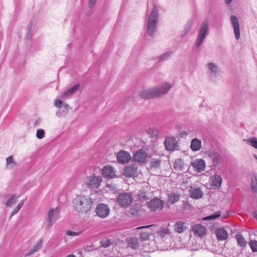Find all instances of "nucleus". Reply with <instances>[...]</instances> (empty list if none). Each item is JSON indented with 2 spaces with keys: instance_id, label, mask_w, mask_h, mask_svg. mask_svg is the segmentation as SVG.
Wrapping results in <instances>:
<instances>
[{
  "instance_id": "2eb2a0df",
  "label": "nucleus",
  "mask_w": 257,
  "mask_h": 257,
  "mask_svg": "<svg viewBox=\"0 0 257 257\" xmlns=\"http://www.w3.org/2000/svg\"><path fill=\"white\" fill-rule=\"evenodd\" d=\"M222 181V178L220 175H215L210 177L209 184L213 189H219L221 186Z\"/></svg>"
},
{
  "instance_id": "864d4df0",
  "label": "nucleus",
  "mask_w": 257,
  "mask_h": 257,
  "mask_svg": "<svg viewBox=\"0 0 257 257\" xmlns=\"http://www.w3.org/2000/svg\"><path fill=\"white\" fill-rule=\"evenodd\" d=\"M40 121H41V120H40V119H37V120L35 121V123H36V124H39V123L40 122Z\"/></svg>"
},
{
  "instance_id": "37998d69",
  "label": "nucleus",
  "mask_w": 257,
  "mask_h": 257,
  "mask_svg": "<svg viewBox=\"0 0 257 257\" xmlns=\"http://www.w3.org/2000/svg\"><path fill=\"white\" fill-rule=\"evenodd\" d=\"M208 68L209 70L213 73H215L217 71V66L212 63H210L208 64Z\"/></svg>"
},
{
  "instance_id": "de8ad7c7",
  "label": "nucleus",
  "mask_w": 257,
  "mask_h": 257,
  "mask_svg": "<svg viewBox=\"0 0 257 257\" xmlns=\"http://www.w3.org/2000/svg\"><path fill=\"white\" fill-rule=\"evenodd\" d=\"M154 225L152 224V225H147V226H140V227H138L137 228V229H143V228H149L151 226H154Z\"/></svg>"
},
{
  "instance_id": "4be33fe9",
  "label": "nucleus",
  "mask_w": 257,
  "mask_h": 257,
  "mask_svg": "<svg viewBox=\"0 0 257 257\" xmlns=\"http://www.w3.org/2000/svg\"><path fill=\"white\" fill-rule=\"evenodd\" d=\"M180 198V195L177 192H172L168 194L167 202L174 204L178 201Z\"/></svg>"
},
{
  "instance_id": "f03ea898",
  "label": "nucleus",
  "mask_w": 257,
  "mask_h": 257,
  "mask_svg": "<svg viewBox=\"0 0 257 257\" xmlns=\"http://www.w3.org/2000/svg\"><path fill=\"white\" fill-rule=\"evenodd\" d=\"M171 87V86L170 84L166 83L162 86L161 88L145 90L142 91L141 96L142 98L145 99L159 97L166 94Z\"/></svg>"
},
{
  "instance_id": "20e7f679",
  "label": "nucleus",
  "mask_w": 257,
  "mask_h": 257,
  "mask_svg": "<svg viewBox=\"0 0 257 257\" xmlns=\"http://www.w3.org/2000/svg\"><path fill=\"white\" fill-rule=\"evenodd\" d=\"M85 182L89 188L97 189L102 182V177L91 175L86 177Z\"/></svg>"
},
{
  "instance_id": "39448f33",
  "label": "nucleus",
  "mask_w": 257,
  "mask_h": 257,
  "mask_svg": "<svg viewBox=\"0 0 257 257\" xmlns=\"http://www.w3.org/2000/svg\"><path fill=\"white\" fill-rule=\"evenodd\" d=\"M208 24L209 21L208 20H205L203 22L199 32L198 40L196 43L197 47H199L203 41L208 30Z\"/></svg>"
},
{
  "instance_id": "393cba45",
  "label": "nucleus",
  "mask_w": 257,
  "mask_h": 257,
  "mask_svg": "<svg viewBox=\"0 0 257 257\" xmlns=\"http://www.w3.org/2000/svg\"><path fill=\"white\" fill-rule=\"evenodd\" d=\"M79 87V84H76L74 85L72 87L68 89L65 92H64L62 95L61 97L64 98L67 96H69L71 95L75 91H76Z\"/></svg>"
},
{
  "instance_id": "3c124183",
  "label": "nucleus",
  "mask_w": 257,
  "mask_h": 257,
  "mask_svg": "<svg viewBox=\"0 0 257 257\" xmlns=\"http://www.w3.org/2000/svg\"><path fill=\"white\" fill-rule=\"evenodd\" d=\"M87 248V250H88V251L93 250V249L92 248V246H88Z\"/></svg>"
},
{
  "instance_id": "72a5a7b5",
  "label": "nucleus",
  "mask_w": 257,
  "mask_h": 257,
  "mask_svg": "<svg viewBox=\"0 0 257 257\" xmlns=\"http://www.w3.org/2000/svg\"><path fill=\"white\" fill-rule=\"evenodd\" d=\"M244 141H245L247 144L250 145L253 148L257 149V138H256L253 137L251 139L244 140Z\"/></svg>"
},
{
  "instance_id": "2f4dec72",
  "label": "nucleus",
  "mask_w": 257,
  "mask_h": 257,
  "mask_svg": "<svg viewBox=\"0 0 257 257\" xmlns=\"http://www.w3.org/2000/svg\"><path fill=\"white\" fill-rule=\"evenodd\" d=\"M24 202H25V200L24 199L22 200L17 205L16 207H15L14 208V209L13 210V211L11 213V216L9 217V220H10L11 219V218L12 217V216L13 215H14L15 214H16L17 213H18L19 212V211L20 210V209L22 207L23 205H24Z\"/></svg>"
},
{
  "instance_id": "9d476101",
  "label": "nucleus",
  "mask_w": 257,
  "mask_h": 257,
  "mask_svg": "<svg viewBox=\"0 0 257 257\" xmlns=\"http://www.w3.org/2000/svg\"><path fill=\"white\" fill-rule=\"evenodd\" d=\"M59 211L58 208H51L48 213V225L52 226L59 218Z\"/></svg>"
},
{
  "instance_id": "c03bdc74",
  "label": "nucleus",
  "mask_w": 257,
  "mask_h": 257,
  "mask_svg": "<svg viewBox=\"0 0 257 257\" xmlns=\"http://www.w3.org/2000/svg\"><path fill=\"white\" fill-rule=\"evenodd\" d=\"M81 232H75L71 230H67L66 231V234L69 236H77L80 234Z\"/></svg>"
},
{
  "instance_id": "58836bf2",
  "label": "nucleus",
  "mask_w": 257,
  "mask_h": 257,
  "mask_svg": "<svg viewBox=\"0 0 257 257\" xmlns=\"http://www.w3.org/2000/svg\"><path fill=\"white\" fill-rule=\"evenodd\" d=\"M252 184L251 187L252 190L253 192L257 191V177L256 176H254L252 178Z\"/></svg>"
},
{
  "instance_id": "4468645a",
  "label": "nucleus",
  "mask_w": 257,
  "mask_h": 257,
  "mask_svg": "<svg viewBox=\"0 0 257 257\" xmlns=\"http://www.w3.org/2000/svg\"><path fill=\"white\" fill-rule=\"evenodd\" d=\"M148 157V153L143 150H139L134 155L133 160L135 162L144 163Z\"/></svg>"
},
{
  "instance_id": "5701e85b",
  "label": "nucleus",
  "mask_w": 257,
  "mask_h": 257,
  "mask_svg": "<svg viewBox=\"0 0 257 257\" xmlns=\"http://www.w3.org/2000/svg\"><path fill=\"white\" fill-rule=\"evenodd\" d=\"M102 174L106 178H112V167L111 166H105L102 170Z\"/></svg>"
},
{
  "instance_id": "a18cd8bd",
  "label": "nucleus",
  "mask_w": 257,
  "mask_h": 257,
  "mask_svg": "<svg viewBox=\"0 0 257 257\" xmlns=\"http://www.w3.org/2000/svg\"><path fill=\"white\" fill-rule=\"evenodd\" d=\"M125 243L123 241H118L115 243V247L119 248H123L125 246Z\"/></svg>"
},
{
  "instance_id": "dca6fc26",
  "label": "nucleus",
  "mask_w": 257,
  "mask_h": 257,
  "mask_svg": "<svg viewBox=\"0 0 257 257\" xmlns=\"http://www.w3.org/2000/svg\"><path fill=\"white\" fill-rule=\"evenodd\" d=\"M230 21L233 27L235 37L237 40H238L240 38V30L237 18L234 16H231Z\"/></svg>"
},
{
  "instance_id": "f8f14e48",
  "label": "nucleus",
  "mask_w": 257,
  "mask_h": 257,
  "mask_svg": "<svg viewBox=\"0 0 257 257\" xmlns=\"http://www.w3.org/2000/svg\"><path fill=\"white\" fill-rule=\"evenodd\" d=\"M138 173V167L135 164L126 167L123 172L124 175L127 177H137Z\"/></svg>"
},
{
  "instance_id": "603ef678",
  "label": "nucleus",
  "mask_w": 257,
  "mask_h": 257,
  "mask_svg": "<svg viewBox=\"0 0 257 257\" xmlns=\"http://www.w3.org/2000/svg\"><path fill=\"white\" fill-rule=\"evenodd\" d=\"M253 215L255 217L257 218V211H254L253 212Z\"/></svg>"
},
{
  "instance_id": "4d7b16f0",
  "label": "nucleus",
  "mask_w": 257,
  "mask_h": 257,
  "mask_svg": "<svg viewBox=\"0 0 257 257\" xmlns=\"http://www.w3.org/2000/svg\"><path fill=\"white\" fill-rule=\"evenodd\" d=\"M254 156L255 158L256 159H257V156H256V155H254Z\"/></svg>"
},
{
  "instance_id": "79ce46f5",
  "label": "nucleus",
  "mask_w": 257,
  "mask_h": 257,
  "mask_svg": "<svg viewBox=\"0 0 257 257\" xmlns=\"http://www.w3.org/2000/svg\"><path fill=\"white\" fill-rule=\"evenodd\" d=\"M45 131L43 129H38L37 131L36 137L38 139H42L44 137Z\"/></svg>"
},
{
  "instance_id": "c756f323",
  "label": "nucleus",
  "mask_w": 257,
  "mask_h": 257,
  "mask_svg": "<svg viewBox=\"0 0 257 257\" xmlns=\"http://www.w3.org/2000/svg\"><path fill=\"white\" fill-rule=\"evenodd\" d=\"M43 239L42 238H40L39 241L37 242V243L34 245L33 248L30 250L29 254H33L37 251H38L40 248H41L42 246Z\"/></svg>"
},
{
  "instance_id": "09e8293b",
  "label": "nucleus",
  "mask_w": 257,
  "mask_h": 257,
  "mask_svg": "<svg viewBox=\"0 0 257 257\" xmlns=\"http://www.w3.org/2000/svg\"><path fill=\"white\" fill-rule=\"evenodd\" d=\"M31 30V26H29L28 28V33L27 34V37L28 38H30V36H29V33H30Z\"/></svg>"
},
{
  "instance_id": "c85d7f7f",
  "label": "nucleus",
  "mask_w": 257,
  "mask_h": 257,
  "mask_svg": "<svg viewBox=\"0 0 257 257\" xmlns=\"http://www.w3.org/2000/svg\"><path fill=\"white\" fill-rule=\"evenodd\" d=\"M213 164L214 166H218L220 162V159L219 155L217 153H213L211 155Z\"/></svg>"
},
{
  "instance_id": "0eeeda50",
  "label": "nucleus",
  "mask_w": 257,
  "mask_h": 257,
  "mask_svg": "<svg viewBox=\"0 0 257 257\" xmlns=\"http://www.w3.org/2000/svg\"><path fill=\"white\" fill-rule=\"evenodd\" d=\"M54 105L56 107L59 108L58 111L56 112V114L58 116L61 117L66 115L70 109L69 106L66 104L63 105L62 108H61L62 106V101L58 99L55 100Z\"/></svg>"
},
{
  "instance_id": "49530a36",
  "label": "nucleus",
  "mask_w": 257,
  "mask_h": 257,
  "mask_svg": "<svg viewBox=\"0 0 257 257\" xmlns=\"http://www.w3.org/2000/svg\"><path fill=\"white\" fill-rule=\"evenodd\" d=\"M97 0H89L88 7L90 8H92L96 3Z\"/></svg>"
},
{
  "instance_id": "7c9ffc66",
  "label": "nucleus",
  "mask_w": 257,
  "mask_h": 257,
  "mask_svg": "<svg viewBox=\"0 0 257 257\" xmlns=\"http://www.w3.org/2000/svg\"><path fill=\"white\" fill-rule=\"evenodd\" d=\"M19 196L16 195H13L7 201L6 206L8 207H11L17 202Z\"/></svg>"
},
{
  "instance_id": "6e6552de",
  "label": "nucleus",
  "mask_w": 257,
  "mask_h": 257,
  "mask_svg": "<svg viewBox=\"0 0 257 257\" xmlns=\"http://www.w3.org/2000/svg\"><path fill=\"white\" fill-rule=\"evenodd\" d=\"M192 231L195 236L202 237L206 234V228L201 224H195L192 226Z\"/></svg>"
},
{
  "instance_id": "cd10ccee",
  "label": "nucleus",
  "mask_w": 257,
  "mask_h": 257,
  "mask_svg": "<svg viewBox=\"0 0 257 257\" xmlns=\"http://www.w3.org/2000/svg\"><path fill=\"white\" fill-rule=\"evenodd\" d=\"M235 238L237 241V244L240 247H244L246 244V241H245L243 236L240 234H237L235 236Z\"/></svg>"
},
{
  "instance_id": "ddd939ff",
  "label": "nucleus",
  "mask_w": 257,
  "mask_h": 257,
  "mask_svg": "<svg viewBox=\"0 0 257 257\" xmlns=\"http://www.w3.org/2000/svg\"><path fill=\"white\" fill-rule=\"evenodd\" d=\"M163 202L158 198L152 199L148 203V207L152 211L160 210L163 207Z\"/></svg>"
},
{
  "instance_id": "a19ab883",
  "label": "nucleus",
  "mask_w": 257,
  "mask_h": 257,
  "mask_svg": "<svg viewBox=\"0 0 257 257\" xmlns=\"http://www.w3.org/2000/svg\"><path fill=\"white\" fill-rule=\"evenodd\" d=\"M140 238L142 240H149L150 237V234L149 232H143L140 235Z\"/></svg>"
},
{
  "instance_id": "bb28decb",
  "label": "nucleus",
  "mask_w": 257,
  "mask_h": 257,
  "mask_svg": "<svg viewBox=\"0 0 257 257\" xmlns=\"http://www.w3.org/2000/svg\"><path fill=\"white\" fill-rule=\"evenodd\" d=\"M161 161L158 159H153L149 163L150 169H157L160 166Z\"/></svg>"
},
{
  "instance_id": "aec40b11",
  "label": "nucleus",
  "mask_w": 257,
  "mask_h": 257,
  "mask_svg": "<svg viewBox=\"0 0 257 257\" xmlns=\"http://www.w3.org/2000/svg\"><path fill=\"white\" fill-rule=\"evenodd\" d=\"M192 166L196 171L200 172L204 170L205 168V163L203 160L198 159L192 164Z\"/></svg>"
},
{
  "instance_id": "7ed1b4c3",
  "label": "nucleus",
  "mask_w": 257,
  "mask_h": 257,
  "mask_svg": "<svg viewBox=\"0 0 257 257\" xmlns=\"http://www.w3.org/2000/svg\"><path fill=\"white\" fill-rule=\"evenodd\" d=\"M158 17V9L157 7H155L151 15L149 17L147 24V30L150 36L153 35L156 30Z\"/></svg>"
},
{
  "instance_id": "6ab92c4d",
  "label": "nucleus",
  "mask_w": 257,
  "mask_h": 257,
  "mask_svg": "<svg viewBox=\"0 0 257 257\" xmlns=\"http://www.w3.org/2000/svg\"><path fill=\"white\" fill-rule=\"evenodd\" d=\"M190 197L193 199H198L202 197L203 193L199 188L191 187L190 189Z\"/></svg>"
},
{
  "instance_id": "e433bc0d",
  "label": "nucleus",
  "mask_w": 257,
  "mask_h": 257,
  "mask_svg": "<svg viewBox=\"0 0 257 257\" xmlns=\"http://www.w3.org/2000/svg\"><path fill=\"white\" fill-rule=\"evenodd\" d=\"M221 215V212L220 211H218L216 212L215 214L208 216L206 217H204L202 218L203 220L206 221V220H213L217 217H219Z\"/></svg>"
},
{
  "instance_id": "f3484780",
  "label": "nucleus",
  "mask_w": 257,
  "mask_h": 257,
  "mask_svg": "<svg viewBox=\"0 0 257 257\" xmlns=\"http://www.w3.org/2000/svg\"><path fill=\"white\" fill-rule=\"evenodd\" d=\"M117 161L119 163H128L131 159L130 154L125 151H120L117 155Z\"/></svg>"
},
{
  "instance_id": "ea45409f",
  "label": "nucleus",
  "mask_w": 257,
  "mask_h": 257,
  "mask_svg": "<svg viewBox=\"0 0 257 257\" xmlns=\"http://www.w3.org/2000/svg\"><path fill=\"white\" fill-rule=\"evenodd\" d=\"M100 247H107L111 244V242L110 239L104 238L100 241Z\"/></svg>"
},
{
  "instance_id": "a878e982",
  "label": "nucleus",
  "mask_w": 257,
  "mask_h": 257,
  "mask_svg": "<svg viewBox=\"0 0 257 257\" xmlns=\"http://www.w3.org/2000/svg\"><path fill=\"white\" fill-rule=\"evenodd\" d=\"M128 246L133 249H137L139 246V239L137 238L132 237L127 240Z\"/></svg>"
},
{
  "instance_id": "423d86ee",
  "label": "nucleus",
  "mask_w": 257,
  "mask_h": 257,
  "mask_svg": "<svg viewBox=\"0 0 257 257\" xmlns=\"http://www.w3.org/2000/svg\"><path fill=\"white\" fill-rule=\"evenodd\" d=\"M117 200L120 204L123 206H129L133 202L132 195L127 193L120 194L118 196Z\"/></svg>"
},
{
  "instance_id": "a211bd4d",
  "label": "nucleus",
  "mask_w": 257,
  "mask_h": 257,
  "mask_svg": "<svg viewBox=\"0 0 257 257\" xmlns=\"http://www.w3.org/2000/svg\"><path fill=\"white\" fill-rule=\"evenodd\" d=\"M215 233L218 241L225 240L227 239L228 236L227 232L221 228L217 229Z\"/></svg>"
},
{
  "instance_id": "4c0bfd02",
  "label": "nucleus",
  "mask_w": 257,
  "mask_h": 257,
  "mask_svg": "<svg viewBox=\"0 0 257 257\" xmlns=\"http://www.w3.org/2000/svg\"><path fill=\"white\" fill-rule=\"evenodd\" d=\"M250 247L253 252H257V241L250 240L248 243Z\"/></svg>"
},
{
  "instance_id": "1a4fd4ad",
  "label": "nucleus",
  "mask_w": 257,
  "mask_h": 257,
  "mask_svg": "<svg viewBox=\"0 0 257 257\" xmlns=\"http://www.w3.org/2000/svg\"><path fill=\"white\" fill-rule=\"evenodd\" d=\"M165 149L168 151H173L177 147L178 143L175 138L172 137H167L164 141Z\"/></svg>"
},
{
  "instance_id": "b1692460",
  "label": "nucleus",
  "mask_w": 257,
  "mask_h": 257,
  "mask_svg": "<svg viewBox=\"0 0 257 257\" xmlns=\"http://www.w3.org/2000/svg\"><path fill=\"white\" fill-rule=\"evenodd\" d=\"M174 228L175 231L178 233H182L187 228L185 223L182 221L176 223Z\"/></svg>"
},
{
  "instance_id": "9b49d317",
  "label": "nucleus",
  "mask_w": 257,
  "mask_h": 257,
  "mask_svg": "<svg viewBox=\"0 0 257 257\" xmlns=\"http://www.w3.org/2000/svg\"><path fill=\"white\" fill-rule=\"evenodd\" d=\"M96 213L97 216L101 218L107 217L109 213V208L104 204H99L96 208Z\"/></svg>"
},
{
  "instance_id": "c9c22d12",
  "label": "nucleus",
  "mask_w": 257,
  "mask_h": 257,
  "mask_svg": "<svg viewBox=\"0 0 257 257\" xmlns=\"http://www.w3.org/2000/svg\"><path fill=\"white\" fill-rule=\"evenodd\" d=\"M170 233L168 228H161L158 232V235L162 237H165L166 235H169Z\"/></svg>"
},
{
  "instance_id": "8fccbe9b",
  "label": "nucleus",
  "mask_w": 257,
  "mask_h": 257,
  "mask_svg": "<svg viewBox=\"0 0 257 257\" xmlns=\"http://www.w3.org/2000/svg\"><path fill=\"white\" fill-rule=\"evenodd\" d=\"M225 2L227 4H230L231 3L232 0H225Z\"/></svg>"
},
{
  "instance_id": "f704fd0d",
  "label": "nucleus",
  "mask_w": 257,
  "mask_h": 257,
  "mask_svg": "<svg viewBox=\"0 0 257 257\" xmlns=\"http://www.w3.org/2000/svg\"><path fill=\"white\" fill-rule=\"evenodd\" d=\"M6 162L7 166L9 168H13L16 165V163L14 161L12 156L8 157L6 159Z\"/></svg>"
},
{
  "instance_id": "473e14b6",
  "label": "nucleus",
  "mask_w": 257,
  "mask_h": 257,
  "mask_svg": "<svg viewBox=\"0 0 257 257\" xmlns=\"http://www.w3.org/2000/svg\"><path fill=\"white\" fill-rule=\"evenodd\" d=\"M184 165V161L181 159L176 160L174 164V167L177 170H181L182 169Z\"/></svg>"
},
{
  "instance_id": "f257e3e1",
  "label": "nucleus",
  "mask_w": 257,
  "mask_h": 257,
  "mask_svg": "<svg viewBox=\"0 0 257 257\" xmlns=\"http://www.w3.org/2000/svg\"><path fill=\"white\" fill-rule=\"evenodd\" d=\"M74 209L79 213L88 212L91 208L92 201L89 196H77L73 201Z\"/></svg>"
},
{
  "instance_id": "6e6d98bb",
  "label": "nucleus",
  "mask_w": 257,
  "mask_h": 257,
  "mask_svg": "<svg viewBox=\"0 0 257 257\" xmlns=\"http://www.w3.org/2000/svg\"><path fill=\"white\" fill-rule=\"evenodd\" d=\"M227 216H228V215H225V216H223L222 217L223 218H226Z\"/></svg>"
},
{
  "instance_id": "5fc2aeb1",
  "label": "nucleus",
  "mask_w": 257,
  "mask_h": 257,
  "mask_svg": "<svg viewBox=\"0 0 257 257\" xmlns=\"http://www.w3.org/2000/svg\"><path fill=\"white\" fill-rule=\"evenodd\" d=\"M67 257H76V256L73 254H69V255H67Z\"/></svg>"
},
{
  "instance_id": "412c9836",
  "label": "nucleus",
  "mask_w": 257,
  "mask_h": 257,
  "mask_svg": "<svg viewBox=\"0 0 257 257\" xmlns=\"http://www.w3.org/2000/svg\"><path fill=\"white\" fill-rule=\"evenodd\" d=\"M191 149L195 152L200 150L201 148V142L197 138L193 139L191 142Z\"/></svg>"
}]
</instances>
